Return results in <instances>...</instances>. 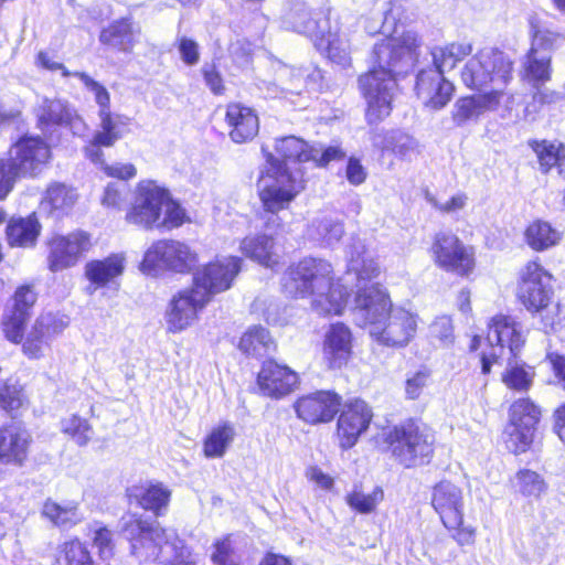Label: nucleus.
<instances>
[{
	"label": "nucleus",
	"mask_w": 565,
	"mask_h": 565,
	"mask_svg": "<svg viewBox=\"0 0 565 565\" xmlns=\"http://www.w3.org/2000/svg\"><path fill=\"white\" fill-rule=\"evenodd\" d=\"M417 46V34L413 31H395L394 35L374 46L377 66L359 79L367 103L366 119L370 124L379 122L391 114L397 86L395 75L413 64Z\"/></svg>",
	"instance_id": "obj_1"
},
{
	"label": "nucleus",
	"mask_w": 565,
	"mask_h": 565,
	"mask_svg": "<svg viewBox=\"0 0 565 565\" xmlns=\"http://www.w3.org/2000/svg\"><path fill=\"white\" fill-rule=\"evenodd\" d=\"M282 288L292 297H311V308L319 316H341L348 305L347 288L333 280V267L322 258L307 257L291 265Z\"/></svg>",
	"instance_id": "obj_2"
},
{
	"label": "nucleus",
	"mask_w": 565,
	"mask_h": 565,
	"mask_svg": "<svg viewBox=\"0 0 565 565\" xmlns=\"http://www.w3.org/2000/svg\"><path fill=\"white\" fill-rule=\"evenodd\" d=\"M120 530L130 541L131 553L138 559L161 565H195L196 558L182 540L169 534L158 523H148L135 514L120 520Z\"/></svg>",
	"instance_id": "obj_3"
},
{
	"label": "nucleus",
	"mask_w": 565,
	"mask_h": 565,
	"mask_svg": "<svg viewBox=\"0 0 565 565\" xmlns=\"http://www.w3.org/2000/svg\"><path fill=\"white\" fill-rule=\"evenodd\" d=\"M553 276L535 260L527 262L519 271L516 297L530 312H541L545 332L558 322L559 306L552 305Z\"/></svg>",
	"instance_id": "obj_4"
},
{
	"label": "nucleus",
	"mask_w": 565,
	"mask_h": 565,
	"mask_svg": "<svg viewBox=\"0 0 565 565\" xmlns=\"http://www.w3.org/2000/svg\"><path fill=\"white\" fill-rule=\"evenodd\" d=\"M513 62L502 51L484 47L471 56L460 71V78L470 89H504L512 79Z\"/></svg>",
	"instance_id": "obj_5"
},
{
	"label": "nucleus",
	"mask_w": 565,
	"mask_h": 565,
	"mask_svg": "<svg viewBox=\"0 0 565 565\" xmlns=\"http://www.w3.org/2000/svg\"><path fill=\"white\" fill-rule=\"evenodd\" d=\"M266 158V169L258 180V192L265 211L277 213L291 203L299 192L297 179L288 170L287 164L280 162L270 153L266 146L262 147Z\"/></svg>",
	"instance_id": "obj_6"
},
{
	"label": "nucleus",
	"mask_w": 565,
	"mask_h": 565,
	"mask_svg": "<svg viewBox=\"0 0 565 565\" xmlns=\"http://www.w3.org/2000/svg\"><path fill=\"white\" fill-rule=\"evenodd\" d=\"M385 441L390 444L396 459L409 468L423 463L431 456L435 439L428 428L408 420L390 428L385 433Z\"/></svg>",
	"instance_id": "obj_7"
},
{
	"label": "nucleus",
	"mask_w": 565,
	"mask_h": 565,
	"mask_svg": "<svg viewBox=\"0 0 565 565\" xmlns=\"http://www.w3.org/2000/svg\"><path fill=\"white\" fill-rule=\"evenodd\" d=\"M164 201H167V188L153 180H141L135 188L134 199L125 221L146 231L159 230Z\"/></svg>",
	"instance_id": "obj_8"
},
{
	"label": "nucleus",
	"mask_w": 565,
	"mask_h": 565,
	"mask_svg": "<svg viewBox=\"0 0 565 565\" xmlns=\"http://www.w3.org/2000/svg\"><path fill=\"white\" fill-rule=\"evenodd\" d=\"M198 253L186 243L175 239H160L145 253L142 270H171L179 274L190 273L198 264Z\"/></svg>",
	"instance_id": "obj_9"
},
{
	"label": "nucleus",
	"mask_w": 565,
	"mask_h": 565,
	"mask_svg": "<svg viewBox=\"0 0 565 565\" xmlns=\"http://www.w3.org/2000/svg\"><path fill=\"white\" fill-rule=\"evenodd\" d=\"M430 256L437 267L460 276L470 275L476 265L473 247L466 245L450 231L435 234Z\"/></svg>",
	"instance_id": "obj_10"
},
{
	"label": "nucleus",
	"mask_w": 565,
	"mask_h": 565,
	"mask_svg": "<svg viewBox=\"0 0 565 565\" xmlns=\"http://www.w3.org/2000/svg\"><path fill=\"white\" fill-rule=\"evenodd\" d=\"M241 265L242 259L233 256L203 265L193 273L192 288L198 291L200 299L209 303L214 295L231 288Z\"/></svg>",
	"instance_id": "obj_11"
},
{
	"label": "nucleus",
	"mask_w": 565,
	"mask_h": 565,
	"mask_svg": "<svg viewBox=\"0 0 565 565\" xmlns=\"http://www.w3.org/2000/svg\"><path fill=\"white\" fill-rule=\"evenodd\" d=\"M541 411L529 398H519L510 406L505 445L514 454L524 452L533 441Z\"/></svg>",
	"instance_id": "obj_12"
},
{
	"label": "nucleus",
	"mask_w": 565,
	"mask_h": 565,
	"mask_svg": "<svg viewBox=\"0 0 565 565\" xmlns=\"http://www.w3.org/2000/svg\"><path fill=\"white\" fill-rule=\"evenodd\" d=\"M8 154L4 162L20 179L41 173L51 159V149L40 137L23 136L11 146Z\"/></svg>",
	"instance_id": "obj_13"
},
{
	"label": "nucleus",
	"mask_w": 565,
	"mask_h": 565,
	"mask_svg": "<svg viewBox=\"0 0 565 565\" xmlns=\"http://www.w3.org/2000/svg\"><path fill=\"white\" fill-rule=\"evenodd\" d=\"M393 308L387 292L381 286L372 284L359 287L352 307L353 319L358 326L367 328L372 335Z\"/></svg>",
	"instance_id": "obj_14"
},
{
	"label": "nucleus",
	"mask_w": 565,
	"mask_h": 565,
	"mask_svg": "<svg viewBox=\"0 0 565 565\" xmlns=\"http://www.w3.org/2000/svg\"><path fill=\"white\" fill-rule=\"evenodd\" d=\"M34 114L41 130L62 126L68 128L75 136H84L88 130V126L77 110L67 100L61 98H40Z\"/></svg>",
	"instance_id": "obj_15"
},
{
	"label": "nucleus",
	"mask_w": 565,
	"mask_h": 565,
	"mask_svg": "<svg viewBox=\"0 0 565 565\" xmlns=\"http://www.w3.org/2000/svg\"><path fill=\"white\" fill-rule=\"evenodd\" d=\"M417 324L416 313L403 307H394L371 337L382 345L403 348L415 337Z\"/></svg>",
	"instance_id": "obj_16"
},
{
	"label": "nucleus",
	"mask_w": 565,
	"mask_h": 565,
	"mask_svg": "<svg viewBox=\"0 0 565 565\" xmlns=\"http://www.w3.org/2000/svg\"><path fill=\"white\" fill-rule=\"evenodd\" d=\"M47 264L51 271H60L77 264L92 247L90 235L83 231L66 236L55 235L49 243Z\"/></svg>",
	"instance_id": "obj_17"
},
{
	"label": "nucleus",
	"mask_w": 565,
	"mask_h": 565,
	"mask_svg": "<svg viewBox=\"0 0 565 565\" xmlns=\"http://www.w3.org/2000/svg\"><path fill=\"white\" fill-rule=\"evenodd\" d=\"M373 412L362 399H354L345 404L337 424L339 445L347 450L352 448L359 437L369 428Z\"/></svg>",
	"instance_id": "obj_18"
},
{
	"label": "nucleus",
	"mask_w": 565,
	"mask_h": 565,
	"mask_svg": "<svg viewBox=\"0 0 565 565\" xmlns=\"http://www.w3.org/2000/svg\"><path fill=\"white\" fill-rule=\"evenodd\" d=\"M431 505L445 527H455L465 514L462 488L449 480H441L433 487Z\"/></svg>",
	"instance_id": "obj_19"
},
{
	"label": "nucleus",
	"mask_w": 565,
	"mask_h": 565,
	"mask_svg": "<svg viewBox=\"0 0 565 565\" xmlns=\"http://www.w3.org/2000/svg\"><path fill=\"white\" fill-rule=\"evenodd\" d=\"M487 340L491 348L512 358H516L525 343L521 323L505 315H497L491 318L488 324Z\"/></svg>",
	"instance_id": "obj_20"
},
{
	"label": "nucleus",
	"mask_w": 565,
	"mask_h": 565,
	"mask_svg": "<svg viewBox=\"0 0 565 565\" xmlns=\"http://www.w3.org/2000/svg\"><path fill=\"white\" fill-rule=\"evenodd\" d=\"M341 397L331 391H319L299 397L294 407L297 416L308 424L329 423L339 412Z\"/></svg>",
	"instance_id": "obj_21"
},
{
	"label": "nucleus",
	"mask_w": 565,
	"mask_h": 565,
	"mask_svg": "<svg viewBox=\"0 0 565 565\" xmlns=\"http://www.w3.org/2000/svg\"><path fill=\"white\" fill-rule=\"evenodd\" d=\"M206 305L207 302L200 299L193 288L180 291L171 299L166 312L168 331L177 333L189 328L196 320L198 312Z\"/></svg>",
	"instance_id": "obj_22"
},
{
	"label": "nucleus",
	"mask_w": 565,
	"mask_h": 565,
	"mask_svg": "<svg viewBox=\"0 0 565 565\" xmlns=\"http://www.w3.org/2000/svg\"><path fill=\"white\" fill-rule=\"evenodd\" d=\"M257 384L263 395L278 399L298 387L299 376L287 365L269 360L264 362L257 376Z\"/></svg>",
	"instance_id": "obj_23"
},
{
	"label": "nucleus",
	"mask_w": 565,
	"mask_h": 565,
	"mask_svg": "<svg viewBox=\"0 0 565 565\" xmlns=\"http://www.w3.org/2000/svg\"><path fill=\"white\" fill-rule=\"evenodd\" d=\"M512 95L504 89H491L488 93L459 98L452 110V119L458 126L477 120L486 111L498 109L502 99L512 102Z\"/></svg>",
	"instance_id": "obj_24"
},
{
	"label": "nucleus",
	"mask_w": 565,
	"mask_h": 565,
	"mask_svg": "<svg viewBox=\"0 0 565 565\" xmlns=\"http://www.w3.org/2000/svg\"><path fill=\"white\" fill-rule=\"evenodd\" d=\"M67 326L64 318L52 313L41 315L30 329L23 342V353L30 359H40L49 348L50 341Z\"/></svg>",
	"instance_id": "obj_25"
},
{
	"label": "nucleus",
	"mask_w": 565,
	"mask_h": 565,
	"mask_svg": "<svg viewBox=\"0 0 565 565\" xmlns=\"http://www.w3.org/2000/svg\"><path fill=\"white\" fill-rule=\"evenodd\" d=\"M352 332L342 322L331 324L324 333L322 360L330 370L341 369L352 354Z\"/></svg>",
	"instance_id": "obj_26"
},
{
	"label": "nucleus",
	"mask_w": 565,
	"mask_h": 565,
	"mask_svg": "<svg viewBox=\"0 0 565 565\" xmlns=\"http://www.w3.org/2000/svg\"><path fill=\"white\" fill-rule=\"evenodd\" d=\"M416 92L426 106L440 109L450 100L454 85L446 81L440 72L430 68L417 75Z\"/></svg>",
	"instance_id": "obj_27"
},
{
	"label": "nucleus",
	"mask_w": 565,
	"mask_h": 565,
	"mask_svg": "<svg viewBox=\"0 0 565 565\" xmlns=\"http://www.w3.org/2000/svg\"><path fill=\"white\" fill-rule=\"evenodd\" d=\"M550 35L548 32H535L532 47L523 62V78L533 87L541 86L551 79V55L546 51L539 50V46L550 42Z\"/></svg>",
	"instance_id": "obj_28"
},
{
	"label": "nucleus",
	"mask_w": 565,
	"mask_h": 565,
	"mask_svg": "<svg viewBox=\"0 0 565 565\" xmlns=\"http://www.w3.org/2000/svg\"><path fill=\"white\" fill-rule=\"evenodd\" d=\"M225 120L230 127V138L236 143L253 140L259 131V119L255 110L239 103L227 105Z\"/></svg>",
	"instance_id": "obj_29"
},
{
	"label": "nucleus",
	"mask_w": 565,
	"mask_h": 565,
	"mask_svg": "<svg viewBox=\"0 0 565 565\" xmlns=\"http://www.w3.org/2000/svg\"><path fill=\"white\" fill-rule=\"evenodd\" d=\"M30 443L29 433L18 425L0 428V461L21 466L26 459Z\"/></svg>",
	"instance_id": "obj_30"
},
{
	"label": "nucleus",
	"mask_w": 565,
	"mask_h": 565,
	"mask_svg": "<svg viewBox=\"0 0 565 565\" xmlns=\"http://www.w3.org/2000/svg\"><path fill=\"white\" fill-rule=\"evenodd\" d=\"M239 248L246 257L267 268L274 269L281 259L279 248L268 235L246 236Z\"/></svg>",
	"instance_id": "obj_31"
},
{
	"label": "nucleus",
	"mask_w": 565,
	"mask_h": 565,
	"mask_svg": "<svg viewBox=\"0 0 565 565\" xmlns=\"http://www.w3.org/2000/svg\"><path fill=\"white\" fill-rule=\"evenodd\" d=\"M125 270V256L111 254L102 260H90L85 265V276L95 285V288L104 287L109 281L122 275Z\"/></svg>",
	"instance_id": "obj_32"
},
{
	"label": "nucleus",
	"mask_w": 565,
	"mask_h": 565,
	"mask_svg": "<svg viewBox=\"0 0 565 565\" xmlns=\"http://www.w3.org/2000/svg\"><path fill=\"white\" fill-rule=\"evenodd\" d=\"M563 239V232L550 222L535 220L524 231V242L534 252H545L556 247Z\"/></svg>",
	"instance_id": "obj_33"
},
{
	"label": "nucleus",
	"mask_w": 565,
	"mask_h": 565,
	"mask_svg": "<svg viewBox=\"0 0 565 565\" xmlns=\"http://www.w3.org/2000/svg\"><path fill=\"white\" fill-rule=\"evenodd\" d=\"M513 493L527 502L537 501L548 489L544 477L531 469H520L510 479Z\"/></svg>",
	"instance_id": "obj_34"
},
{
	"label": "nucleus",
	"mask_w": 565,
	"mask_h": 565,
	"mask_svg": "<svg viewBox=\"0 0 565 565\" xmlns=\"http://www.w3.org/2000/svg\"><path fill=\"white\" fill-rule=\"evenodd\" d=\"M99 129L96 131V142L102 143L104 147H113L120 140L127 132L130 124V118L110 111V108L104 111H98Z\"/></svg>",
	"instance_id": "obj_35"
},
{
	"label": "nucleus",
	"mask_w": 565,
	"mask_h": 565,
	"mask_svg": "<svg viewBox=\"0 0 565 565\" xmlns=\"http://www.w3.org/2000/svg\"><path fill=\"white\" fill-rule=\"evenodd\" d=\"M138 34L139 30L128 19H122L105 28L100 32L99 40L104 44L129 52L137 42Z\"/></svg>",
	"instance_id": "obj_36"
},
{
	"label": "nucleus",
	"mask_w": 565,
	"mask_h": 565,
	"mask_svg": "<svg viewBox=\"0 0 565 565\" xmlns=\"http://www.w3.org/2000/svg\"><path fill=\"white\" fill-rule=\"evenodd\" d=\"M236 437L234 424L221 422L206 435L203 441V454L206 458H222Z\"/></svg>",
	"instance_id": "obj_37"
},
{
	"label": "nucleus",
	"mask_w": 565,
	"mask_h": 565,
	"mask_svg": "<svg viewBox=\"0 0 565 565\" xmlns=\"http://www.w3.org/2000/svg\"><path fill=\"white\" fill-rule=\"evenodd\" d=\"M130 499H135L145 510L153 511L157 515L169 504L171 491L161 483L147 487H134L129 490Z\"/></svg>",
	"instance_id": "obj_38"
},
{
	"label": "nucleus",
	"mask_w": 565,
	"mask_h": 565,
	"mask_svg": "<svg viewBox=\"0 0 565 565\" xmlns=\"http://www.w3.org/2000/svg\"><path fill=\"white\" fill-rule=\"evenodd\" d=\"M530 147L536 153L541 170L546 173L553 167L558 169V173L565 172V146L561 142L531 141Z\"/></svg>",
	"instance_id": "obj_39"
},
{
	"label": "nucleus",
	"mask_w": 565,
	"mask_h": 565,
	"mask_svg": "<svg viewBox=\"0 0 565 565\" xmlns=\"http://www.w3.org/2000/svg\"><path fill=\"white\" fill-rule=\"evenodd\" d=\"M471 52L472 45L468 42H454L445 46H436L431 51L435 70L443 75L446 71H451L458 62L470 55Z\"/></svg>",
	"instance_id": "obj_40"
},
{
	"label": "nucleus",
	"mask_w": 565,
	"mask_h": 565,
	"mask_svg": "<svg viewBox=\"0 0 565 565\" xmlns=\"http://www.w3.org/2000/svg\"><path fill=\"white\" fill-rule=\"evenodd\" d=\"M275 149L282 159L298 162L317 159L320 152L315 146L309 147L306 141L295 136L278 139Z\"/></svg>",
	"instance_id": "obj_41"
},
{
	"label": "nucleus",
	"mask_w": 565,
	"mask_h": 565,
	"mask_svg": "<svg viewBox=\"0 0 565 565\" xmlns=\"http://www.w3.org/2000/svg\"><path fill=\"white\" fill-rule=\"evenodd\" d=\"M507 359L508 364L502 373V382L511 390L520 392L527 391L532 386L535 376L534 369L511 355Z\"/></svg>",
	"instance_id": "obj_42"
},
{
	"label": "nucleus",
	"mask_w": 565,
	"mask_h": 565,
	"mask_svg": "<svg viewBox=\"0 0 565 565\" xmlns=\"http://www.w3.org/2000/svg\"><path fill=\"white\" fill-rule=\"evenodd\" d=\"M39 233L40 225L33 215L12 220L7 226L8 241L12 246H31L36 241Z\"/></svg>",
	"instance_id": "obj_43"
},
{
	"label": "nucleus",
	"mask_w": 565,
	"mask_h": 565,
	"mask_svg": "<svg viewBox=\"0 0 565 565\" xmlns=\"http://www.w3.org/2000/svg\"><path fill=\"white\" fill-rule=\"evenodd\" d=\"M238 349L247 355L262 356L274 350L275 343L265 328L255 326L242 335Z\"/></svg>",
	"instance_id": "obj_44"
},
{
	"label": "nucleus",
	"mask_w": 565,
	"mask_h": 565,
	"mask_svg": "<svg viewBox=\"0 0 565 565\" xmlns=\"http://www.w3.org/2000/svg\"><path fill=\"white\" fill-rule=\"evenodd\" d=\"M42 514L58 526L74 525L82 519L78 513L77 504L74 502L60 504L53 500H46L43 505Z\"/></svg>",
	"instance_id": "obj_45"
},
{
	"label": "nucleus",
	"mask_w": 565,
	"mask_h": 565,
	"mask_svg": "<svg viewBox=\"0 0 565 565\" xmlns=\"http://www.w3.org/2000/svg\"><path fill=\"white\" fill-rule=\"evenodd\" d=\"M383 499L384 491L380 487L374 488L370 493H365L360 488L355 487L345 495L347 504L361 514L374 512Z\"/></svg>",
	"instance_id": "obj_46"
},
{
	"label": "nucleus",
	"mask_w": 565,
	"mask_h": 565,
	"mask_svg": "<svg viewBox=\"0 0 565 565\" xmlns=\"http://www.w3.org/2000/svg\"><path fill=\"white\" fill-rule=\"evenodd\" d=\"M343 234V223L332 217L317 218L311 225V236L328 246L339 243Z\"/></svg>",
	"instance_id": "obj_47"
},
{
	"label": "nucleus",
	"mask_w": 565,
	"mask_h": 565,
	"mask_svg": "<svg viewBox=\"0 0 565 565\" xmlns=\"http://www.w3.org/2000/svg\"><path fill=\"white\" fill-rule=\"evenodd\" d=\"M56 565H94V561L84 543L72 540L61 546Z\"/></svg>",
	"instance_id": "obj_48"
},
{
	"label": "nucleus",
	"mask_w": 565,
	"mask_h": 565,
	"mask_svg": "<svg viewBox=\"0 0 565 565\" xmlns=\"http://www.w3.org/2000/svg\"><path fill=\"white\" fill-rule=\"evenodd\" d=\"M77 200V194L72 188L62 183H54L49 186L46 195L42 202L54 211H66L71 209Z\"/></svg>",
	"instance_id": "obj_49"
},
{
	"label": "nucleus",
	"mask_w": 565,
	"mask_h": 565,
	"mask_svg": "<svg viewBox=\"0 0 565 565\" xmlns=\"http://www.w3.org/2000/svg\"><path fill=\"white\" fill-rule=\"evenodd\" d=\"M285 22L291 25L297 32L318 35L317 22L311 19L309 11L303 3H296L284 15Z\"/></svg>",
	"instance_id": "obj_50"
},
{
	"label": "nucleus",
	"mask_w": 565,
	"mask_h": 565,
	"mask_svg": "<svg viewBox=\"0 0 565 565\" xmlns=\"http://www.w3.org/2000/svg\"><path fill=\"white\" fill-rule=\"evenodd\" d=\"M354 273L358 279V288L365 287V281L379 277L381 268L379 264L370 257L358 254L356 257L351 256L348 265V274Z\"/></svg>",
	"instance_id": "obj_51"
},
{
	"label": "nucleus",
	"mask_w": 565,
	"mask_h": 565,
	"mask_svg": "<svg viewBox=\"0 0 565 565\" xmlns=\"http://www.w3.org/2000/svg\"><path fill=\"white\" fill-rule=\"evenodd\" d=\"M327 53L329 60L342 67L351 63L350 44L345 32L329 33Z\"/></svg>",
	"instance_id": "obj_52"
},
{
	"label": "nucleus",
	"mask_w": 565,
	"mask_h": 565,
	"mask_svg": "<svg viewBox=\"0 0 565 565\" xmlns=\"http://www.w3.org/2000/svg\"><path fill=\"white\" fill-rule=\"evenodd\" d=\"M189 221L190 218L186 215L185 210L171 198V194L167 189V201H164L163 204V212L161 214V222H159V228H178Z\"/></svg>",
	"instance_id": "obj_53"
},
{
	"label": "nucleus",
	"mask_w": 565,
	"mask_h": 565,
	"mask_svg": "<svg viewBox=\"0 0 565 565\" xmlns=\"http://www.w3.org/2000/svg\"><path fill=\"white\" fill-rule=\"evenodd\" d=\"M211 561L215 565H242L241 555L231 536L216 540L213 544Z\"/></svg>",
	"instance_id": "obj_54"
},
{
	"label": "nucleus",
	"mask_w": 565,
	"mask_h": 565,
	"mask_svg": "<svg viewBox=\"0 0 565 565\" xmlns=\"http://www.w3.org/2000/svg\"><path fill=\"white\" fill-rule=\"evenodd\" d=\"M62 431L68 435L78 446H85L92 438V427L86 419L76 415L64 418L61 423Z\"/></svg>",
	"instance_id": "obj_55"
},
{
	"label": "nucleus",
	"mask_w": 565,
	"mask_h": 565,
	"mask_svg": "<svg viewBox=\"0 0 565 565\" xmlns=\"http://www.w3.org/2000/svg\"><path fill=\"white\" fill-rule=\"evenodd\" d=\"M430 381L431 372L428 369L423 367L407 373L404 386L405 397L409 401L418 399Z\"/></svg>",
	"instance_id": "obj_56"
},
{
	"label": "nucleus",
	"mask_w": 565,
	"mask_h": 565,
	"mask_svg": "<svg viewBox=\"0 0 565 565\" xmlns=\"http://www.w3.org/2000/svg\"><path fill=\"white\" fill-rule=\"evenodd\" d=\"M92 541L102 558L108 559L115 553V540L113 532L100 523H94L90 527Z\"/></svg>",
	"instance_id": "obj_57"
},
{
	"label": "nucleus",
	"mask_w": 565,
	"mask_h": 565,
	"mask_svg": "<svg viewBox=\"0 0 565 565\" xmlns=\"http://www.w3.org/2000/svg\"><path fill=\"white\" fill-rule=\"evenodd\" d=\"M73 75L78 77L85 88L93 94L95 103L99 108L98 111H104L110 108V94L102 83L95 81L84 72H75Z\"/></svg>",
	"instance_id": "obj_58"
},
{
	"label": "nucleus",
	"mask_w": 565,
	"mask_h": 565,
	"mask_svg": "<svg viewBox=\"0 0 565 565\" xmlns=\"http://www.w3.org/2000/svg\"><path fill=\"white\" fill-rule=\"evenodd\" d=\"M24 402L22 387L17 383L0 386V406L7 412L19 409Z\"/></svg>",
	"instance_id": "obj_59"
},
{
	"label": "nucleus",
	"mask_w": 565,
	"mask_h": 565,
	"mask_svg": "<svg viewBox=\"0 0 565 565\" xmlns=\"http://www.w3.org/2000/svg\"><path fill=\"white\" fill-rule=\"evenodd\" d=\"M429 334L433 339L438 340L440 345H450L455 339L451 318L448 316L436 318L429 326Z\"/></svg>",
	"instance_id": "obj_60"
},
{
	"label": "nucleus",
	"mask_w": 565,
	"mask_h": 565,
	"mask_svg": "<svg viewBox=\"0 0 565 565\" xmlns=\"http://www.w3.org/2000/svg\"><path fill=\"white\" fill-rule=\"evenodd\" d=\"M385 148H390L402 158H409L416 152L417 142L406 134L393 132L386 141Z\"/></svg>",
	"instance_id": "obj_61"
},
{
	"label": "nucleus",
	"mask_w": 565,
	"mask_h": 565,
	"mask_svg": "<svg viewBox=\"0 0 565 565\" xmlns=\"http://www.w3.org/2000/svg\"><path fill=\"white\" fill-rule=\"evenodd\" d=\"M28 316L12 310L3 320V332L8 340L19 343L22 340L23 327Z\"/></svg>",
	"instance_id": "obj_62"
},
{
	"label": "nucleus",
	"mask_w": 565,
	"mask_h": 565,
	"mask_svg": "<svg viewBox=\"0 0 565 565\" xmlns=\"http://www.w3.org/2000/svg\"><path fill=\"white\" fill-rule=\"evenodd\" d=\"M426 199L436 210L447 214L463 210L468 202V196L462 192L456 193L444 202L438 201L434 195L429 193H427Z\"/></svg>",
	"instance_id": "obj_63"
},
{
	"label": "nucleus",
	"mask_w": 565,
	"mask_h": 565,
	"mask_svg": "<svg viewBox=\"0 0 565 565\" xmlns=\"http://www.w3.org/2000/svg\"><path fill=\"white\" fill-rule=\"evenodd\" d=\"M451 534V539L459 546H471L476 542V527L472 525H465L463 518L460 523L455 527H446Z\"/></svg>",
	"instance_id": "obj_64"
}]
</instances>
